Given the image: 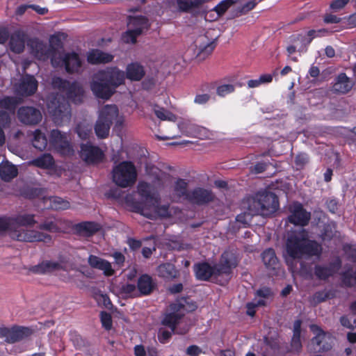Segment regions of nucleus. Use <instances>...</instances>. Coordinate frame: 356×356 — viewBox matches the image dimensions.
<instances>
[{
    "instance_id": "nucleus-1",
    "label": "nucleus",
    "mask_w": 356,
    "mask_h": 356,
    "mask_svg": "<svg viewBox=\"0 0 356 356\" xmlns=\"http://www.w3.org/2000/svg\"><path fill=\"white\" fill-rule=\"evenodd\" d=\"M36 223L35 215L31 213L0 217V234L7 232L12 239L22 242L50 241L51 237L49 234L27 229L33 227Z\"/></svg>"
},
{
    "instance_id": "nucleus-2",
    "label": "nucleus",
    "mask_w": 356,
    "mask_h": 356,
    "mask_svg": "<svg viewBox=\"0 0 356 356\" xmlns=\"http://www.w3.org/2000/svg\"><path fill=\"white\" fill-rule=\"evenodd\" d=\"M238 259L232 251H225L220 259L219 263L211 266L207 262H200L194 265V271L197 280L209 281L211 278L217 280L225 276L221 284L228 282L231 278L232 270L238 266Z\"/></svg>"
},
{
    "instance_id": "nucleus-3",
    "label": "nucleus",
    "mask_w": 356,
    "mask_h": 356,
    "mask_svg": "<svg viewBox=\"0 0 356 356\" xmlns=\"http://www.w3.org/2000/svg\"><path fill=\"white\" fill-rule=\"evenodd\" d=\"M286 252L293 259L320 256L322 248L316 241L309 239L308 232L303 228L288 234Z\"/></svg>"
},
{
    "instance_id": "nucleus-4",
    "label": "nucleus",
    "mask_w": 356,
    "mask_h": 356,
    "mask_svg": "<svg viewBox=\"0 0 356 356\" xmlns=\"http://www.w3.org/2000/svg\"><path fill=\"white\" fill-rule=\"evenodd\" d=\"M247 204V209L251 213L269 216L278 209L279 200L274 193L264 190L249 198Z\"/></svg>"
},
{
    "instance_id": "nucleus-5",
    "label": "nucleus",
    "mask_w": 356,
    "mask_h": 356,
    "mask_svg": "<svg viewBox=\"0 0 356 356\" xmlns=\"http://www.w3.org/2000/svg\"><path fill=\"white\" fill-rule=\"evenodd\" d=\"M47 109L54 122L61 126L71 119V108L68 101L62 95L53 97L47 104Z\"/></svg>"
},
{
    "instance_id": "nucleus-6",
    "label": "nucleus",
    "mask_w": 356,
    "mask_h": 356,
    "mask_svg": "<svg viewBox=\"0 0 356 356\" xmlns=\"http://www.w3.org/2000/svg\"><path fill=\"white\" fill-rule=\"evenodd\" d=\"M118 115V108L115 105H106L101 110L94 129L97 136L105 138L109 134L111 126Z\"/></svg>"
},
{
    "instance_id": "nucleus-7",
    "label": "nucleus",
    "mask_w": 356,
    "mask_h": 356,
    "mask_svg": "<svg viewBox=\"0 0 356 356\" xmlns=\"http://www.w3.org/2000/svg\"><path fill=\"white\" fill-rule=\"evenodd\" d=\"M136 177L135 166L129 161H123L113 170V180L122 188L133 185L136 182Z\"/></svg>"
},
{
    "instance_id": "nucleus-8",
    "label": "nucleus",
    "mask_w": 356,
    "mask_h": 356,
    "mask_svg": "<svg viewBox=\"0 0 356 356\" xmlns=\"http://www.w3.org/2000/svg\"><path fill=\"white\" fill-rule=\"evenodd\" d=\"M138 193L145 200V204H137L135 208L144 216L152 218V211H157L158 207L156 199L152 195L150 185L145 182H140L138 185Z\"/></svg>"
},
{
    "instance_id": "nucleus-9",
    "label": "nucleus",
    "mask_w": 356,
    "mask_h": 356,
    "mask_svg": "<svg viewBox=\"0 0 356 356\" xmlns=\"http://www.w3.org/2000/svg\"><path fill=\"white\" fill-rule=\"evenodd\" d=\"M54 85L65 92L67 99L74 104H80L83 102L84 90L78 82L74 81L71 83L67 80L56 78L54 81Z\"/></svg>"
},
{
    "instance_id": "nucleus-10",
    "label": "nucleus",
    "mask_w": 356,
    "mask_h": 356,
    "mask_svg": "<svg viewBox=\"0 0 356 356\" xmlns=\"http://www.w3.org/2000/svg\"><path fill=\"white\" fill-rule=\"evenodd\" d=\"M70 134L63 132L58 129L51 131L49 143L53 148L63 155H70L72 153L73 149L71 145Z\"/></svg>"
},
{
    "instance_id": "nucleus-11",
    "label": "nucleus",
    "mask_w": 356,
    "mask_h": 356,
    "mask_svg": "<svg viewBox=\"0 0 356 356\" xmlns=\"http://www.w3.org/2000/svg\"><path fill=\"white\" fill-rule=\"evenodd\" d=\"M52 65L54 67L64 66L68 73L73 74L80 71L81 61L79 55L75 52L64 54L57 53L56 56L52 58Z\"/></svg>"
},
{
    "instance_id": "nucleus-12",
    "label": "nucleus",
    "mask_w": 356,
    "mask_h": 356,
    "mask_svg": "<svg viewBox=\"0 0 356 356\" xmlns=\"http://www.w3.org/2000/svg\"><path fill=\"white\" fill-rule=\"evenodd\" d=\"M27 46L30 49L31 53L38 60H46L56 56L57 52L55 47L51 45H47L37 38H31L27 41Z\"/></svg>"
},
{
    "instance_id": "nucleus-13",
    "label": "nucleus",
    "mask_w": 356,
    "mask_h": 356,
    "mask_svg": "<svg viewBox=\"0 0 356 356\" xmlns=\"http://www.w3.org/2000/svg\"><path fill=\"white\" fill-rule=\"evenodd\" d=\"M216 199L214 193L208 188L196 187L189 191L187 196V202L196 206H206L215 202Z\"/></svg>"
},
{
    "instance_id": "nucleus-14",
    "label": "nucleus",
    "mask_w": 356,
    "mask_h": 356,
    "mask_svg": "<svg viewBox=\"0 0 356 356\" xmlns=\"http://www.w3.org/2000/svg\"><path fill=\"white\" fill-rule=\"evenodd\" d=\"M33 334V330L26 327H0V338H5L8 343L19 342Z\"/></svg>"
},
{
    "instance_id": "nucleus-15",
    "label": "nucleus",
    "mask_w": 356,
    "mask_h": 356,
    "mask_svg": "<svg viewBox=\"0 0 356 356\" xmlns=\"http://www.w3.org/2000/svg\"><path fill=\"white\" fill-rule=\"evenodd\" d=\"M195 58L198 61L205 60L211 54L216 47L214 41L210 40L205 35H199L194 41Z\"/></svg>"
},
{
    "instance_id": "nucleus-16",
    "label": "nucleus",
    "mask_w": 356,
    "mask_h": 356,
    "mask_svg": "<svg viewBox=\"0 0 356 356\" xmlns=\"http://www.w3.org/2000/svg\"><path fill=\"white\" fill-rule=\"evenodd\" d=\"M38 88V81L32 75L23 76L14 86L15 92L18 96L28 97L33 95Z\"/></svg>"
},
{
    "instance_id": "nucleus-17",
    "label": "nucleus",
    "mask_w": 356,
    "mask_h": 356,
    "mask_svg": "<svg viewBox=\"0 0 356 356\" xmlns=\"http://www.w3.org/2000/svg\"><path fill=\"white\" fill-rule=\"evenodd\" d=\"M18 120L24 124L35 126L42 118L41 111L33 106H22L17 111Z\"/></svg>"
},
{
    "instance_id": "nucleus-18",
    "label": "nucleus",
    "mask_w": 356,
    "mask_h": 356,
    "mask_svg": "<svg viewBox=\"0 0 356 356\" xmlns=\"http://www.w3.org/2000/svg\"><path fill=\"white\" fill-rule=\"evenodd\" d=\"M289 211L291 214L288 217L289 222L301 227L308 225L311 219V213L307 211L300 203L293 204L290 206Z\"/></svg>"
},
{
    "instance_id": "nucleus-19",
    "label": "nucleus",
    "mask_w": 356,
    "mask_h": 356,
    "mask_svg": "<svg viewBox=\"0 0 356 356\" xmlns=\"http://www.w3.org/2000/svg\"><path fill=\"white\" fill-rule=\"evenodd\" d=\"M99 80L104 81L111 86L115 90L117 87L124 81L125 75L123 71L116 67L108 68L106 70L98 72Z\"/></svg>"
},
{
    "instance_id": "nucleus-20",
    "label": "nucleus",
    "mask_w": 356,
    "mask_h": 356,
    "mask_svg": "<svg viewBox=\"0 0 356 356\" xmlns=\"http://www.w3.org/2000/svg\"><path fill=\"white\" fill-rule=\"evenodd\" d=\"M312 327H315V330H313L317 332L316 336L311 340L310 346H312L311 351L314 353H325L331 350L332 347V343L327 341V339L330 340V338L327 337L325 333L320 327L317 326H313Z\"/></svg>"
},
{
    "instance_id": "nucleus-21",
    "label": "nucleus",
    "mask_w": 356,
    "mask_h": 356,
    "mask_svg": "<svg viewBox=\"0 0 356 356\" xmlns=\"http://www.w3.org/2000/svg\"><path fill=\"white\" fill-rule=\"evenodd\" d=\"M80 156L86 163H93L101 161L104 154L100 148L87 143L81 144Z\"/></svg>"
},
{
    "instance_id": "nucleus-22",
    "label": "nucleus",
    "mask_w": 356,
    "mask_h": 356,
    "mask_svg": "<svg viewBox=\"0 0 356 356\" xmlns=\"http://www.w3.org/2000/svg\"><path fill=\"white\" fill-rule=\"evenodd\" d=\"M91 90L99 98L108 99L115 92V90L104 81L99 80V74L95 75V80L91 83Z\"/></svg>"
},
{
    "instance_id": "nucleus-23",
    "label": "nucleus",
    "mask_w": 356,
    "mask_h": 356,
    "mask_svg": "<svg viewBox=\"0 0 356 356\" xmlns=\"http://www.w3.org/2000/svg\"><path fill=\"white\" fill-rule=\"evenodd\" d=\"M29 273L34 274H47L56 270H63L62 264L57 261H43L41 263L31 266L26 268Z\"/></svg>"
},
{
    "instance_id": "nucleus-24",
    "label": "nucleus",
    "mask_w": 356,
    "mask_h": 356,
    "mask_svg": "<svg viewBox=\"0 0 356 356\" xmlns=\"http://www.w3.org/2000/svg\"><path fill=\"white\" fill-rule=\"evenodd\" d=\"M29 39L28 35L23 31H15L10 36V47L11 51L16 54L22 53L25 47V44Z\"/></svg>"
},
{
    "instance_id": "nucleus-25",
    "label": "nucleus",
    "mask_w": 356,
    "mask_h": 356,
    "mask_svg": "<svg viewBox=\"0 0 356 356\" xmlns=\"http://www.w3.org/2000/svg\"><path fill=\"white\" fill-rule=\"evenodd\" d=\"M354 82L345 73H340L335 79L332 90L336 93L346 94L351 90Z\"/></svg>"
},
{
    "instance_id": "nucleus-26",
    "label": "nucleus",
    "mask_w": 356,
    "mask_h": 356,
    "mask_svg": "<svg viewBox=\"0 0 356 356\" xmlns=\"http://www.w3.org/2000/svg\"><path fill=\"white\" fill-rule=\"evenodd\" d=\"M138 289L141 295L151 294L156 287V284L147 274L142 275L138 280Z\"/></svg>"
},
{
    "instance_id": "nucleus-27",
    "label": "nucleus",
    "mask_w": 356,
    "mask_h": 356,
    "mask_svg": "<svg viewBox=\"0 0 356 356\" xmlns=\"http://www.w3.org/2000/svg\"><path fill=\"white\" fill-rule=\"evenodd\" d=\"M88 264L92 268L103 270L107 276L113 275L114 273L110 262L95 255L89 256Z\"/></svg>"
},
{
    "instance_id": "nucleus-28",
    "label": "nucleus",
    "mask_w": 356,
    "mask_h": 356,
    "mask_svg": "<svg viewBox=\"0 0 356 356\" xmlns=\"http://www.w3.org/2000/svg\"><path fill=\"white\" fill-rule=\"evenodd\" d=\"M261 259L266 268L270 271H275L280 267L279 260L273 248H268L261 253Z\"/></svg>"
},
{
    "instance_id": "nucleus-29",
    "label": "nucleus",
    "mask_w": 356,
    "mask_h": 356,
    "mask_svg": "<svg viewBox=\"0 0 356 356\" xmlns=\"http://www.w3.org/2000/svg\"><path fill=\"white\" fill-rule=\"evenodd\" d=\"M113 56L104 52L99 49H93L90 51L87 56L89 63L96 65L100 63H108L113 60Z\"/></svg>"
},
{
    "instance_id": "nucleus-30",
    "label": "nucleus",
    "mask_w": 356,
    "mask_h": 356,
    "mask_svg": "<svg viewBox=\"0 0 356 356\" xmlns=\"http://www.w3.org/2000/svg\"><path fill=\"white\" fill-rule=\"evenodd\" d=\"M188 183L184 179L179 178L175 182L173 186V197L176 201H179L181 199L187 201V196L189 194L188 191Z\"/></svg>"
},
{
    "instance_id": "nucleus-31",
    "label": "nucleus",
    "mask_w": 356,
    "mask_h": 356,
    "mask_svg": "<svg viewBox=\"0 0 356 356\" xmlns=\"http://www.w3.org/2000/svg\"><path fill=\"white\" fill-rule=\"evenodd\" d=\"M126 74L127 78L131 81H140L144 77L145 72L143 65L133 63L127 65Z\"/></svg>"
},
{
    "instance_id": "nucleus-32",
    "label": "nucleus",
    "mask_w": 356,
    "mask_h": 356,
    "mask_svg": "<svg viewBox=\"0 0 356 356\" xmlns=\"http://www.w3.org/2000/svg\"><path fill=\"white\" fill-rule=\"evenodd\" d=\"M181 318L182 315H181L180 314H177L175 312L170 313L165 315V318L162 321V323L170 327L172 332H173L174 333L184 334L188 332V328L184 329L183 331H179L176 328V325L179 322Z\"/></svg>"
},
{
    "instance_id": "nucleus-33",
    "label": "nucleus",
    "mask_w": 356,
    "mask_h": 356,
    "mask_svg": "<svg viewBox=\"0 0 356 356\" xmlns=\"http://www.w3.org/2000/svg\"><path fill=\"white\" fill-rule=\"evenodd\" d=\"M18 170L17 167L8 161L1 163L0 177L5 181H10L17 176Z\"/></svg>"
},
{
    "instance_id": "nucleus-34",
    "label": "nucleus",
    "mask_w": 356,
    "mask_h": 356,
    "mask_svg": "<svg viewBox=\"0 0 356 356\" xmlns=\"http://www.w3.org/2000/svg\"><path fill=\"white\" fill-rule=\"evenodd\" d=\"M301 324L302 321L300 320H296L293 323V334L291 346L293 350L296 352H300L302 349V343L300 341Z\"/></svg>"
},
{
    "instance_id": "nucleus-35",
    "label": "nucleus",
    "mask_w": 356,
    "mask_h": 356,
    "mask_svg": "<svg viewBox=\"0 0 356 356\" xmlns=\"http://www.w3.org/2000/svg\"><path fill=\"white\" fill-rule=\"evenodd\" d=\"M156 272L159 277L166 279L175 278L178 275V272L175 266L170 263H165L159 266Z\"/></svg>"
},
{
    "instance_id": "nucleus-36",
    "label": "nucleus",
    "mask_w": 356,
    "mask_h": 356,
    "mask_svg": "<svg viewBox=\"0 0 356 356\" xmlns=\"http://www.w3.org/2000/svg\"><path fill=\"white\" fill-rule=\"evenodd\" d=\"M31 163L40 168L50 169L54 165V159L50 154H44L33 159Z\"/></svg>"
},
{
    "instance_id": "nucleus-37",
    "label": "nucleus",
    "mask_w": 356,
    "mask_h": 356,
    "mask_svg": "<svg viewBox=\"0 0 356 356\" xmlns=\"http://www.w3.org/2000/svg\"><path fill=\"white\" fill-rule=\"evenodd\" d=\"M204 2V0H177L179 10L185 13H189L193 9L199 8Z\"/></svg>"
},
{
    "instance_id": "nucleus-38",
    "label": "nucleus",
    "mask_w": 356,
    "mask_h": 356,
    "mask_svg": "<svg viewBox=\"0 0 356 356\" xmlns=\"http://www.w3.org/2000/svg\"><path fill=\"white\" fill-rule=\"evenodd\" d=\"M128 19V24L130 29H132L134 30L139 29L140 31V34L142 33L143 29H147L148 28V20L146 17L143 16H129Z\"/></svg>"
},
{
    "instance_id": "nucleus-39",
    "label": "nucleus",
    "mask_w": 356,
    "mask_h": 356,
    "mask_svg": "<svg viewBox=\"0 0 356 356\" xmlns=\"http://www.w3.org/2000/svg\"><path fill=\"white\" fill-rule=\"evenodd\" d=\"M19 99L16 97H5L0 100V108L6 109L10 113H14Z\"/></svg>"
},
{
    "instance_id": "nucleus-40",
    "label": "nucleus",
    "mask_w": 356,
    "mask_h": 356,
    "mask_svg": "<svg viewBox=\"0 0 356 356\" xmlns=\"http://www.w3.org/2000/svg\"><path fill=\"white\" fill-rule=\"evenodd\" d=\"M77 229L86 235H92L100 229V225L93 222H84L77 225Z\"/></svg>"
},
{
    "instance_id": "nucleus-41",
    "label": "nucleus",
    "mask_w": 356,
    "mask_h": 356,
    "mask_svg": "<svg viewBox=\"0 0 356 356\" xmlns=\"http://www.w3.org/2000/svg\"><path fill=\"white\" fill-rule=\"evenodd\" d=\"M92 126L86 121L79 123L76 127V132L79 137L86 140L92 134Z\"/></svg>"
},
{
    "instance_id": "nucleus-42",
    "label": "nucleus",
    "mask_w": 356,
    "mask_h": 356,
    "mask_svg": "<svg viewBox=\"0 0 356 356\" xmlns=\"http://www.w3.org/2000/svg\"><path fill=\"white\" fill-rule=\"evenodd\" d=\"M32 143L35 148L42 151L47 147V140L45 136L40 130H36L34 132V137Z\"/></svg>"
},
{
    "instance_id": "nucleus-43",
    "label": "nucleus",
    "mask_w": 356,
    "mask_h": 356,
    "mask_svg": "<svg viewBox=\"0 0 356 356\" xmlns=\"http://www.w3.org/2000/svg\"><path fill=\"white\" fill-rule=\"evenodd\" d=\"M314 273L320 280H326L332 276L326 265H316L314 268Z\"/></svg>"
},
{
    "instance_id": "nucleus-44",
    "label": "nucleus",
    "mask_w": 356,
    "mask_h": 356,
    "mask_svg": "<svg viewBox=\"0 0 356 356\" xmlns=\"http://www.w3.org/2000/svg\"><path fill=\"white\" fill-rule=\"evenodd\" d=\"M336 232V226L333 222L324 225L321 232V238L323 241H330L334 236Z\"/></svg>"
},
{
    "instance_id": "nucleus-45",
    "label": "nucleus",
    "mask_w": 356,
    "mask_h": 356,
    "mask_svg": "<svg viewBox=\"0 0 356 356\" xmlns=\"http://www.w3.org/2000/svg\"><path fill=\"white\" fill-rule=\"evenodd\" d=\"M154 111L156 117L161 120H170V121H175L176 116L172 114L171 112L164 109L163 108H160L158 106H155L154 108Z\"/></svg>"
},
{
    "instance_id": "nucleus-46",
    "label": "nucleus",
    "mask_w": 356,
    "mask_h": 356,
    "mask_svg": "<svg viewBox=\"0 0 356 356\" xmlns=\"http://www.w3.org/2000/svg\"><path fill=\"white\" fill-rule=\"evenodd\" d=\"M238 0H223L218 3L213 10L216 11L218 16L222 15L233 4L237 3Z\"/></svg>"
},
{
    "instance_id": "nucleus-47",
    "label": "nucleus",
    "mask_w": 356,
    "mask_h": 356,
    "mask_svg": "<svg viewBox=\"0 0 356 356\" xmlns=\"http://www.w3.org/2000/svg\"><path fill=\"white\" fill-rule=\"evenodd\" d=\"M260 1V0L250 1L241 8H238L236 10V14L233 15V17H239L241 15L247 14L250 10H252Z\"/></svg>"
},
{
    "instance_id": "nucleus-48",
    "label": "nucleus",
    "mask_w": 356,
    "mask_h": 356,
    "mask_svg": "<svg viewBox=\"0 0 356 356\" xmlns=\"http://www.w3.org/2000/svg\"><path fill=\"white\" fill-rule=\"evenodd\" d=\"M330 273L333 276L334 274L338 273V271L341 269L342 266V261L339 256L334 257L332 261L329 262L327 265H326Z\"/></svg>"
},
{
    "instance_id": "nucleus-49",
    "label": "nucleus",
    "mask_w": 356,
    "mask_h": 356,
    "mask_svg": "<svg viewBox=\"0 0 356 356\" xmlns=\"http://www.w3.org/2000/svg\"><path fill=\"white\" fill-rule=\"evenodd\" d=\"M140 35V31L134 30L132 29H129L126 33H124L122 35V40L126 43H135L136 42L137 36Z\"/></svg>"
},
{
    "instance_id": "nucleus-50",
    "label": "nucleus",
    "mask_w": 356,
    "mask_h": 356,
    "mask_svg": "<svg viewBox=\"0 0 356 356\" xmlns=\"http://www.w3.org/2000/svg\"><path fill=\"white\" fill-rule=\"evenodd\" d=\"M11 114L7 111L0 110V127L1 128H8L11 124Z\"/></svg>"
},
{
    "instance_id": "nucleus-51",
    "label": "nucleus",
    "mask_w": 356,
    "mask_h": 356,
    "mask_svg": "<svg viewBox=\"0 0 356 356\" xmlns=\"http://www.w3.org/2000/svg\"><path fill=\"white\" fill-rule=\"evenodd\" d=\"M51 207L56 210L66 209L70 207V203L60 197H56L51 200Z\"/></svg>"
},
{
    "instance_id": "nucleus-52",
    "label": "nucleus",
    "mask_w": 356,
    "mask_h": 356,
    "mask_svg": "<svg viewBox=\"0 0 356 356\" xmlns=\"http://www.w3.org/2000/svg\"><path fill=\"white\" fill-rule=\"evenodd\" d=\"M330 292L326 290L316 292L313 296V300L315 304H318L330 298Z\"/></svg>"
},
{
    "instance_id": "nucleus-53",
    "label": "nucleus",
    "mask_w": 356,
    "mask_h": 356,
    "mask_svg": "<svg viewBox=\"0 0 356 356\" xmlns=\"http://www.w3.org/2000/svg\"><path fill=\"white\" fill-rule=\"evenodd\" d=\"M100 318L102 326L107 330L112 327V318L111 315L106 312H102L100 314Z\"/></svg>"
},
{
    "instance_id": "nucleus-54",
    "label": "nucleus",
    "mask_w": 356,
    "mask_h": 356,
    "mask_svg": "<svg viewBox=\"0 0 356 356\" xmlns=\"http://www.w3.org/2000/svg\"><path fill=\"white\" fill-rule=\"evenodd\" d=\"M38 228L41 230H45L50 232H56L58 229L56 224L53 221L45 220L40 223Z\"/></svg>"
},
{
    "instance_id": "nucleus-55",
    "label": "nucleus",
    "mask_w": 356,
    "mask_h": 356,
    "mask_svg": "<svg viewBox=\"0 0 356 356\" xmlns=\"http://www.w3.org/2000/svg\"><path fill=\"white\" fill-rule=\"evenodd\" d=\"M341 279L343 283L346 286L350 287L353 286V281L354 279L355 280V276L354 277L353 274L350 271L347 270L341 273Z\"/></svg>"
},
{
    "instance_id": "nucleus-56",
    "label": "nucleus",
    "mask_w": 356,
    "mask_h": 356,
    "mask_svg": "<svg viewBox=\"0 0 356 356\" xmlns=\"http://www.w3.org/2000/svg\"><path fill=\"white\" fill-rule=\"evenodd\" d=\"M248 211L244 213L239 214L236 216V220L245 225H248L252 217L256 214L251 213V211L247 209Z\"/></svg>"
},
{
    "instance_id": "nucleus-57",
    "label": "nucleus",
    "mask_w": 356,
    "mask_h": 356,
    "mask_svg": "<svg viewBox=\"0 0 356 356\" xmlns=\"http://www.w3.org/2000/svg\"><path fill=\"white\" fill-rule=\"evenodd\" d=\"M234 90V86L232 84L222 85L217 88V94L220 96H225Z\"/></svg>"
},
{
    "instance_id": "nucleus-58",
    "label": "nucleus",
    "mask_w": 356,
    "mask_h": 356,
    "mask_svg": "<svg viewBox=\"0 0 356 356\" xmlns=\"http://www.w3.org/2000/svg\"><path fill=\"white\" fill-rule=\"evenodd\" d=\"M173 332L160 329L158 334L159 340L162 343H165L171 337Z\"/></svg>"
},
{
    "instance_id": "nucleus-59",
    "label": "nucleus",
    "mask_w": 356,
    "mask_h": 356,
    "mask_svg": "<svg viewBox=\"0 0 356 356\" xmlns=\"http://www.w3.org/2000/svg\"><path fill=\"white\" fill-rule=\"evenodd\" d=\"M343 250L348 259L353 262H356V248H354L350 245H346Z\"/></svg>"
},
{
    "instance_id": "nucleus-60",
    "label": "nucleus",
    "mask_w": 356,
    "mask_h": 356,
    "mask_svg": "<svg viewBox=\"0 0 356 356\" xmlns=\"http://www.w3.org/2000/svg\"><path fill=\"white\" fill-rule=\"evenodd\" d=\"M327 209L332 213H336L339 209L338 202L335 199H329L326 201Z\"/></svg>"
},
{
    "instance_id": "nucleus-61",
    "label": "nucleus",
    "mask_w": 356,
    "mask_h": 356,
    "mask_svg": "<svg viewBox=\"0 0 356 356\" xmlns=\"http://www.w3.org/2000/svg\"><path fill=\"white\" fill-rule=\"evenodd\" d=\"M108 194L109 197L118 200L122 197L124 192L118 187H115L111 188Z\"/></svg>"
},
{
    "instance_id": "nucleus-62",
    "label": "nucleus",
    "mask_w": 356,
    "mask_h": 356,
    "mask_svg": "<svg viewBox=\"0 0 356 356\" xmlns=\"http://www.w3.org/2000/svg\"><path fill=\"white\" fill-rule=\"evenodd\" d=\"M350 0H335L332 1L330 4V8L332 10H339L343 8Z\"/></svg>"
},
{
    "instance_id": "nucleus-63",
    "label": "nucleus",
    "mask_w": 356,
    "mask_h": 356,
    "mask_svg": "<svg viewBox=\"0 0 356 356\" xmlns=\"http://www.w3.org/2000/svg\"><path fill=\"white\" fill-rule=\"evenodd\" d=\"M202 350L195 345L190 346L186 349V354L190 356H198Z\"/></svg>"
},
{
    "instance_id": "nucleus-64",
    "label": "nucleus",
    "mask_w": 356,
    "mask_h": 356,
    "mask_svg": "<svg viewBox=\"0 0 356 356\" xmlns=\"http://www.w3.org/2000/svg\"><path fill=\"white\" fill-rule=\"evenodd\" d=\"M341 21L340 17L332 14H327L324 17V22L327 24H337Z\"/></svg>"
}]
</instances>
